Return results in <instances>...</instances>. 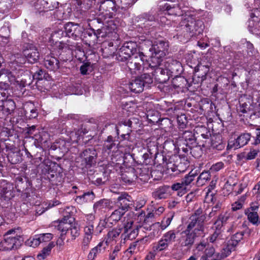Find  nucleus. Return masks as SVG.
Returning a JSON list of instances; mask_svg holds the SVG:
<instances>
[{
	"mask_svg": "<svg viewBox=\"0 0 260 260\" xmlns=\"http://www.w3.org/2000/svg\"><path fill=\"white\" fill-rule=\"evenodd\" d=\"M160 11L165 15L182 16L181 21L179 24L180 30L186 32L189 37L201 34L204 28L202 21L196 20L190 12L186 10H182L180 4L173 6L168 3L159 5Z\"/></svg>",
	"mask_w": 260,
	"mask_h": 260,
	"instance_id": "obj_1",
	"label": "nucleus"
},
{
	"mask_svg": "<svg viewBox=\"0 0 260 260\" xmlns=\"http://www.w3.org/2000/svg\"><path fill=\"white\" fill-rule=\"evenodd\" d=\"M136 44L134 42L125 43L120 49L124 53L131 56L127 62V67L132 74H136L142 69V65L145 66V61H147V57L143 52H137Z\"/></svg>",
	"mask_w": 260,
	"mask_h": 260,
	"instance_id": "obj_2",
	"label": "nucleus"
},
{
	"mask_svg": "<svg viewBox=\"0 0 260 260\" xmlns=\"http://www.w3.org/2000/svg\"><path fill=\"white\" fill-rule=\"evenodd\" d=\"M142 47H149V52L151 53V62L149 65L155 67L162 62V58L164 57L168 52L169 43L167 41L162 39H158L153 43L149 40H145L142 44Z\"/></svg>",
	"mask_w": 260,
	"mask_h": 260,
	"instance_id": "obj_3",
	"label": "nucleus"
},
{
	"mask_svg": "<svg viewBox=\"0 0 260 260\" xmlns=\"http://www.w3.org/2000/svg\"><path fill=\"white\" fill-rule=\"evenodd\" d=\"M73 207H67L63 209L65 212L63 214V218L55 222L57 225V229L61 233L70 236L72 240L75 239L80 234L79 228L77 223L73 222L74 218L70 215V213L73 210Z\"/></svg>",
	"mask_w": 260,
	"mask_h": 260,
	"instance_id": "obj_4",
	"label": "nucleus"
},
{
	"mask_svg": "<svg viewBox=\"0 0 260 260\" xmlns=\"http://www.w3.org/2000/svg\"><path fill=\"white\" fill-rule=\"evenodd\" d=\"M145 63L146 64L144 66L148 64L151 69L154 70L155 73L158 77L159 82L161 83L165 82L169 80L170 73H173L181 67L180 62L170 58L168 59L167 61H163V63L160 62L155 67L150 66L149 63H148L147 61H145ZM146 67H144V68Z\"/></svg>",
	"mask_w": 260,
	"mask_h": 260,
	"instance_id": "obj_5",
	"label": "nucleus"
},
{
	"mask_svg": "<svg viewBox=\"0 0 260 260\" xmlns=\"http://www.w3.org/2000/svg\"><path fill=\"white\" fill-rule=\"evenodd\" d=\"M116 0H106L101 3L99 8V19L103 23L108 22L109 19L112 17L113 13L117 9Z\"/></svg>",
	"mask_w": 260,
	"mask_h": 260,
	"instance_id": "obj_6",
	"label": "nucleus"
},
{
	"mask_svg": "<svg viewBox=\"0 0 260 260\" xmlns=\"http://www.w3.org/2000/svg\"><path fill=\"white\" fill-rule=\"evenodd\" d=\"M153 82L152 78L148 74H144L131 82L128 86L132 91L141 92L145 86H149Z\"/></svg>",
	"mask_w": 260,
	"mask_h": 260,
	"instance_id": "obj_7",
	"label": "nucleus"
},
{
	"mask_svg": "<svg viewBox=\"0 0 260 260\" xmlns=\"http://www.w3.org/2000/svg\"><path fill=\"white\" fill-rule=\"evenodd\" d=\"M202 211L201 209H198L190 217L191 221L188 225V230L193 229L194 232L197 231V234L203 233L204 225L203 222L205 216L201 215Z\"/></svg>",
	"mask_w": 260,
	"mask_h": 260,
	"instance_id": "obj_8",
	"label": "nucleus"
},
{
	"mask_svg": "<svg viewBox=\"0 0 260 260\" xmlns=\"http://www.w3.org/2000/svg\"><path fill=\"white\" fill-rule=\"evenodd\" d=\"M134 220L132 218L127 219L124 223V231L121 235V238L124 240L134 239L138 234V226L133 225Z\"/></svg>",
	"mask_w": 260,
	"mask_h": 260,
	"instance_id": "obj_9",
	"label": "nucleus"
},
{
	"mask_svg": "<svg viewBox=\"0 0 260 260\" xmlns=\"http://www.w3.org/2000/svg\"><path fill=\"white\" fill-rule=\"evenodd\" d=\"M83 30L82 26L78 24H74L72 22L68 23L64 26V31L66 35L69 37L73 38L76 40L81 37Z\"/></svg>",
	"mask_w": 260,
	"mask_h": 260,
	"instance_id": "obj_10",
	"label": "nucleus"
},
{
	"mask_svg": "<svg viewBox=\"0 0 260 260\" xmlns=\"http://www.w3.org/2000/svg\"><path fill=\"white\" fill-rule=\"evenodd\" d=\"M22 239L13 235L5 237L3 241L2 242V248L3 250H11L17 249L21 244Z\"/></svg>",
	"mask_w": 260,
	"mask_h": 260,
	"instance_id": "obj_11",
	"label": "nucleus"
},
{
	"mask_svg": "<svg viewBox=\"0 0 260 260\" xmlns=\"http://www.w3.org/2000/svg\"><path fill=\"white\" fill-rule=\"evenodd\" d=\"M58 6L56 0H38L35 5V9L39 12L53 10Z\"/></svg>",
	"mask_w": 260,
	"mask_h": 260,
	"instance_id": "obj_12",
	"label": "nucleus"
},
{
	"mask_svg": "<svg viewBox=\"0 0 260 260\" xmlns=\"http://www.w3.org/2000/svg\"><path fill=\"white\" fill-rule=\"evenodd\" d=\"M255 2V5H257L258 8H255L253 12L250 13L251 19L249 21L248 27L249 30L253 33L258 34V32L257 31L259 30L260 27V21L258 22V24H254V22H256L258 20V17L260 14V3L258 0H254Z\"/></svg>",
	"mask_w": 260,
	"mask_h": 260,
	"instance_id": "obj_13",
	"label": "nucleus"
},
{
	"mask_svg": "<svg viewBox=\"0 0 260 260\" xmlns=\"http://www.w3.org/2000/svg\"><path fill=\"white\" fill-rule=\"evenodd\" d=\"M197 231L194 232L193 229L189 231L187 227V229L182 233L181 245L188 247L191 246L194 242V238L203 234V233L198 234H197Z\"/></svg>",
	"mask_w": 260,
	"mask_h": 260,
	"instance_id": "obj_14",
	"label": "nucleus"
},
{
	"mask_svg": "<svg viewBox=\"0 0 260 260\" xmlns=\"http://www.w3.org/2000/svg\"><path fill=\"white\" fill-rule=\"evenodd\" d=\"M98 154L94 148L86 149L80 154L87 166L91 167L96 162Z\"/></svg>",
	"mask_w": 260,
	"mask_h": 260,
	"instance_id": "obj_15",
	"label": "nucleus"
},
{
	"mask_svg": "<svg viewBox=\"0 0 260 260\" xmlns=\"http://www.w3.org/2000/svg\"><path fill=\"white\" fill-rule=\"evenodd\" d=\"M173 215L168 214L161 221L155 222L151 225L153 230L156 231L157 234H159L160 232L165 230L171 223L173 218Z\"/></svg>",
	"mask_w": 260,
	"mask_h": 260,
	"instance_id": "obj_16",
	"label": "nucleus"
},
{
	"mask_svg": "<svg viewBox=\"0 0 260 260\" xmlns=\"http://www.w3.org/2000/svg\"><path fill=\"white\" fill-rule=\"evenodd\" d=\"M58 60L52 55H47L44 60V66L51 71L55 72L59 68Z\"/></svg>",
	"mask_w": 260,
	"mask_h": 260,
	"instance_id": "obj_17",
	"label": "nucleus"
},
{
	"mask_svg": "<svg viewBox=\"0 0 260 260\" xmlns=\"http://www.w3.org/2000/svg\"><path fill=\"white\" fill-rule=\"evenodd\" d=\"M132 201V198L130 196L126 193H122L118 197L116 204L119 209L123 210L125 212Z\"/></svg>",
	"mask_w": 260,
	"mask_h": 260,
	"instance_id": "obj_18",
	"label": "nucleus"
},
{
	"mask_svg": "<svg viewBox=\"0 0 260 260\" xmlns=\"http://www.w3.org/2000/svg\"><path fill=\"white\" fill-rule=\"evenodd\" d=\"M23 55L30 63H34L37 61L39 58L40 54L38 49L35 47H30L23 51Z\"/></svg>",
	"mask_w": 260,
	"mask_h": 260,
	"instance_id": "obj_19",
	"label": "nucleus"
},
{
	"mask_svg": "<svg viewBox=\"0 0 260 260\" xmlns=\"http://www.w3.org/2000/svg\"><path fill=\"white\" fill-rule=\"evenodd\" d=\"M112 202L107 199H102L96 202L93 205V210L95 213L97 212H105L107 209L112 208Z\"/></svg>",
	"mask_w": 260,
	"mask_h": 260,
	"instance_id": "obj_20",
	"label": "nucleus"
},
{
	"mask_svg": "<svg viewBox=\"0 0 260 260\" xmlns=\"http://www.w3.org/2000/svg\"><path fill=\"white\" fill-rule=\"evenodd\" d=\"M251 100L247 98L246 96L241 97L239 101V106L237 107V111L242 113H246L250 110Z\"/></svg>",
	"mask_w": 260,
	"mask_h": 260,
	"instance_id": "obj_21",
	"label": "nucleus"
},
{
	"mask_svg": "<svg viewBox=\"0 0 260 260\" xmlns=\"http://www.w3.org/2000/svg\"><path fill=\"white\" fill-rule=\"evenodd\" d=\"M122 228H117L108 232L105 243L107 244H114L119 238Z\"/></svg>",
	"mask_w": 260,
	"mask_h": 260,
	"instance_id": "obj_22",
	"label": "nucleus"
},
{
	"mask_svg": "<svg viewBox=\"0 0 260 260\" xmlns=\"http://www.w3.org/2000/svg\"><path fill=\"white\" fill-rule=\"evenodd\" d=\"M124 213L123 210L118 208L113 212L111 215L106 219V220L111 224L116 223L121 219Z\"/></svg>",
	"mask_w": 260,
	"mask_h": 260,
	"instance_id": "obj_23",
	"label": "nucleus"
},
{
	"mask_svg": "<svg viewBox=\"0 0 260 260\" xmlns=\"http://www.w3.org/2000/svg\"><path fill=\"white\" fill-rule=\"evenodd\" d=\"M107 244L104 241L101 242L99 244L90 251L88 255L89 259L92 260L94 259L96 255L104 251L106 248V245Z\"/></svg>",
	"mask_w": 260,
	"mask_h": 260,
	"instance_id": "obj_24",
	"label": "nucleus"
},
{
	"mask_svg": "<svg viewBox=\"0 0 260 260\" xmlns=\"http://www.w3.org/2000/svg\"><path fill=\"white\" fill-rule=\"evenodd\" d=\"M170 188L169 186H164L157 189L153 193V196L155 199H162L167 198L169 193L168 190Z\"/></svg>",
	"mask_w": 260,
	"mask_h": 260,
	"instance_id": "obj_25",
	"label": "nucleus"
},
{
	"mask_svg": "<svg viewBox=\"0 0 260 260\" xmlns=\"http://www.w3.org/2000/svg\"><path fill=\"white\" fill-rule=\"evenodd\" d=\"M55 246L54 242H50L48 245L44 247L37 255V257L39 260H44L47 256H48L51 252V249Z\"/></svg>",
	"mask_w": 260,
	"mask_h": 260,
	"instance_id": "obj_26",
	"label": "nucleus"
},
{
	"mask_svg": "<svg viewBox=\"0 0 260 260\" xmlns=\"http://www.w3.org/2000/svg\"><path fill=\"white\" fill-rule=\"evenodd\" d=\"M94 195L93 192H88L84 193L82 196L77 197L75 201L78 204H82L85 202L92 201Z\"/></svg>",
	"mask_w": 260,
	"mask_h": 260,
	"instance_id": "obj_27",
	"label": "nucleus"
},
{
	"mask_svg": "<svg viewBox=\"0 0 260 260\" xmlns=\"http://www.w3.org/2000/svg\"><path fill=\"white\" fill-rule=\"evenodd\" d=\"M171 188L173 191H177L178 196L180 197L184 194L187 191V190L181 181L173 184L171 186Z\"/></svg>",
	"mask_w": 260,
	"mask_h": 260,
	"instance_id": "obj_28",
	"label": "nucleus"
},
{
	"mask_svg": "<svg viewBox=\"0 0 260 260\" xmlns=\"http://www.w3.org/2000/svg\"><path fill=\"white\" fill-rule=\"evenodd\" d=\"M210 174L209 171L203 172L198 177L197 181V185L202 186L204 185L209 180Z\"/></svg>",
	"mask_w": 260,
	"mask_h": 260,
	"instance_id": "obj_29",
	"label": "nucleus"
},
{
	"mask_svg": "<svg viewBox=\"0 0 260 260\" xmlns=\"http://www.w3.org/2000/svg\"><path fill=\"white\" fill-rule=\"evenodd\" d=\"M169 245L164 239L161 238L156 244L154 245L153 250L156 252L165 251L168 249Z\"/></svg>",
	"mask_w": 260,
	"mask_h": 260,
	"instance_id": "obj_30",
	"label": "nucleus"
},
{
	"mask_svg": "<svg viewBox=\"0 0 260 260\" xmlns=\"http://www.w3.org/2000/svg\"><path fill=\"white\" fill-rule=\"evenodd\" d=\"M176 238V232L173 230L169 231L166 233L161 237L169 245L172 244L175 242Z\"/></svg>",
	"mask_w": 260,
	"mask_h": 260,
	"instance_id": "obj_31",
	"label": "nucleus"
},
{
	"mask_svg": "<svg viewBox=\"0 0 260 260\" xmlns=\"http://www.w3.org/2000/svg\"><path fill=\"white\" fill-rule=\"evenodd\" d=\"M1 197L5 200H9L14 197V193L11 189L10 185H7L6 187H4L1 192Z\"/></svg>",
	"mask_w": 260,
	"mask_h": 260,
	"instance_id": "obj_32",
	"label": "nucleus"
},
{
	"mask_svg": "<svg viewBox=\"0 0 260 260\" xmlns=\"http://www.w3.org/2000/svg\"><path fill=\"white\" fill-rule=\"evenodd\" d=\"M251 138V135L249 133H244L239 136L237 138V146H239V148L244 146L249 142Z\"/></svg>",
	"mask_w": 260,
	"mask_h": 260,
	"instance_id": "obj_33",
	"label": "nucleus"
},
{
	"mask_svg": "<svg viewBox=\"0 0 260 260\" xmlns=\"http://www.w3.org/2000/svg\"><path fill=\"white\" fill-rule=\"evenodd\" d=\"M3 106L4 110L10 114L14 110L15 104L11 99H8L3 102Z\"/></svg>",
	"mask_w": 260,
	"mask_h": 260,
	"instance_id": "obj_34",
	"label": "nucleus"
},
{
	"mask_svg": "<svg viewBox=\"0 0 260 260\" xmlns=\"http://www.w3.org/2000/svg\"><path fill=\"white\" fill-rule=\"evenodd\" d=\"M236 246L234 244H231L228 241L224 248L221 251V256L223 257H226L230 254L232 251L235 250Z\"/></svg>",
	"mask_w": 260,
	"mask_h": 260,
	"instance_id": "obj_35",
	"label": "nucleus"
},
{
	"mask_svg": "<svg viewBox=\"0 0 260 260\" xmlns=\"http://www.w3.org/2000/svg\"><path fill=\"white\" fill-rule=\"evenodd\" d=\"M95 220V216L93 214H88L85 215L84 221L86 225L84 228H89L92 227V230H94V222Z\"/></svg>",
	"mask_w": 260,
	"mask_h": 260,
	"instance_id": "obj_36",
	"label": "nucleus"
},
{
	"mask_svg": "<svg viewBox=\"0 0 260 260\" xmlns=\"http://www.w3.org/2000/svg\"><path fill=\"white\" fill-rule=\"evenodd\" d=\"M40 239L39 235H35L32 238H30L25 241V244L32 247H36L40 244Z\"/></svg>",
	"mask_w": 260,
	"mask_h": 260,
	"instance_id": "obj_37",
	"label": "nucleus"
},
{
	"mask_svg": "<svg viewBox=\"0 0 260 260\" xmlns=\"http://www.w3.org/2000/svg\"><path fill=\"white\" fill-rule=\"evenodd\" d=\"M137 0H116L118 8L125 9L134 4Z\"/></svg>",
	"mask_w": 260,
	"mask_h": 260,
	"instance_id": "obj_38",
	"label": "nucleus"
},
{
	"mask_svg": "<svg viewBox=\"0 0 260 260\" xmlns=\"http://www.w3.org/2000/svg\"><path fill=\"white\" fill-rule=\"evenodd\" d=\"M21 233V230L20 228H13L8 230L5 234V237L13 235L14 237H17L18 238L19 236V238L22 239Z\"/></svg>",
	"mask_w": 260,
	"mask_h": 260,
	"instance_id": "obj_39",
	"label": "nucleus"
},
{
	"mask_svg": "<svg viewBox=\"0 0 260 260\" xmlns=\"http://www.w3.org/2000/svg\"><path fill=\"white\" fill-rule=\"evenodd\" d=\"M243 232H237L234 235L231 239L228 241L231 244H234L235 246H236L238 242H240L243 238Z\"/></svg>",
	"mask_w": 260,
	"mask_h": 260,
	"instance_id": "obj_40",
	"label": "nucleus"
},
{
	"mask_svg": "<svg viewBox=\"0 0 260 260\" xmlns=\"http://www.w3.org/2000/svg\"><path fill=\"white\" fill-rule=\"evenodd\" d=\"M195 175L190 173L181 180V182L187 190V186L194 180Z\"/></svg>",
	"mask_w": 260,
	"mask_h": 260,
	"instance_id": "obj_41",
	"label": "nucleus"
},
{
	"mask_svg": "<svg viewBox=\"0 0 260 260\" xmlns=\"http://www.w3.org/2000/svg\"><path fill=\"white\" fill-rule=\"evenodd\" d=\"M259 152L258 147L251 148L249 152H248L246 156V158L248 160H251L255 158L258 153Z\"/></svg>",
	"mask_w": 260,
	"mask_h": 260,
	"instance_id": "obj_42",
	"label": "nucleus"
},
{
	"mask_svg": "<svg viewBox=\"0 0 260 260\" xmlns=\"http://www.w3.org/2000/svg\"><path fill=\"white\" fill-rule=\"evenodd\" d=\"M124 51H122L120 49L118 50L116 54V58L118 60L120 61H125L126 60H129L131 56L128 54H126V53H124Z\"/></svg>",
	"mask_w": 260,
	"mask_h": 260,
	"instance_id": "obj_43",
	"label": "nucleus"
},
{
	"mask_svg": "<svg viewBox=\"0 0 260 260\" xmlns=\"http://www.w3.org/2000/svg\"><path fill=\"white\" fill-rule=\"evenodd\" d=\"M215 252V249L212 246L207 245L206 248L204 251L205 256H202L201 259L202 260H207V257L212 256Z\"/></svg>",
	"mask_w": 260,
	"mask_h": 260,
	"instance_id": "obj_44",
	"label": "nucleus"
},
{
	"mask_svg": "<svg viewBox=\"0 0 260 260\" xmlns=\"http://www.w3.org/2000/svg\"><path fill=\"white\" fill-rule=\"evenodd\" d=\"M54 49H58L59 50H69L70 49V45L68 44L64 43L62 41L57 42L56 41L54 44Z\"/></svg>",
	"mask_w": 260,
	"mask_h": 260,
	"instance_id": "obj_45",
	"label": "nucleus"
},
{
	"mask_svg": "<svg viewBox=\"0 0 260 260\" xmlns=\"http://www.w3.org/2000/svg\"><path fill=\"white\" fill-rule=\"evenodd\" d=\"M258 215L256 212H251L248 214V219L253 224H257L259 222L258 221Z\"/></svg>",
	"mask_w": 260,
	"mask_h": 260,
	"instance_id": "obj_46",
	"label": "nucleus"
},
{
	"mask_svg": "<svg viewBox=\"0 0 260 260\" xmlns=\"http://www.w3.org/2000/svg\"><path fill=\"white\" fill-rule=\"evenodd\" d=\"M132 171L133 172L132 173H128L127 174H123L122 175L121 178L125 182L128 183H132L134 181V179L135 178V176L134 174V169H132Z\"/></svg>",
	"mask_w": 260,
	"mask_h": 260,
	"instance_id": "obj_47",
	"label": "nucleus"
},
{
	"mask_svg": "<svg viewBox=\"0 0 260 260\" xmlns=\"http://www.w3.org/2000/svg\"><path fill=\"white\" fill-rule=\"evenodd\" d=\"M40 243L47 242L50 241L53 238V236L50 233H46L39 235Z\"/></svg>",
	"mask_w": 260,
	"mask_h": 260,
	"instance_id": "obj_48",
	"label": "nucleus"
},
{
	"mask_svg": "<svg viewBox=\"0 0 260 260\" xmlns=\"http://www.w3.org/2000/svg\"><path fill=\"white\" fill-rule=\"evenodd\" d=\"M167 169L168 173H170V172H174L175 175L179 174L181 172L175 165L171 162L167 164Z\"/></svg>",
	"mask_w": 260,
	"mask_h": 260,
	"instance_id": "obj_49",
	"label": "nucleus"
},
{
	"mask_svg": "<svg viewBox=\"0 0 260 260\" xmlns=\"http://www.w3.org/2000/svg\"><path fill=\"white\" fill-rule=\"evenodd\" d=\"M245 198L244 197H242L240 200L235 202L232 204V210L233 211H236L242 208L243 203L244 202Z\"/></svg>",
	"mask_w": 260,
	"mask_h": 260,
	"instance_id": "obj_50",
	"label": "nucleus"
},
{
	"mask_svg": "<svg viewBox=\"0 0 260 260\" xmlns=\"http://www.w3.org/2000/svg\"><path fill=\"white\" fill-rule=\"evenodd\" d=\"M92 227L90 226L89 228H84V238L88 240L89 241H91L92 238V235L93 234L94 230H92Z\"/></svg>",
	"mask_w": 260,
	"mask_h": 260,
	"instance_id": "obj_51",
	"label": "nucleus"
},
{
	"mask_svg": "<svg viewBox=\"0 0 260 260\" xmlns=\"http://www.w3.org/2000/svg\"><path fill=\"white\" fill-rule=\"evenodd\" d=\"M224 167V164L221 162H218L215 164H213L210 168V171L211 172H218L222 169Z\"/></svg>",
	"mask_w": 260,
	"mask_h": 260,
	"instance_id": "obj_52",
	"label": "nucleus"
},
{
	"mask_svg": "<svg viewBox=\"0 0 260 260\" xmlns=\"http://www.w3.org/2000/svg\"><path fill=\"white\" fill-rule=\"evenodd\" d=\"M246 47L249 56L254 55L256 53L257 51L254 49L253 44L250 42H246Z\"/></svg>",
	"mask_w": 260,
	"mask_h": 260,
	"instance_id": "obj_53",
	"label": "nucleus"
},
{
	"mask_svg": "<svg viewBox=\"0 0 260 260\" xmlns=\"http://www.w3.org/2000/svg\"><path fill=\"white\" fill-rule=\"evenodd\" d=\"M154 214L152 212H149L146 215L144 213H141L138 215V219L140 220L144 218V223H146L149 221L150 218H152Z\"/></svg>",
	"mask_w": 260,
	"mask_h": 260,
	"instance_id": "obj_54",
	"label": "nucleus"
},
{
	"mask_svg": "<svg viewBox=\"0 0 260 260\" xmlns=\"http://www.w3.org/2000/svg\"><path fill=\"white\" fill-rule=\"evenodd\" d=\"M237 139H231L229 140V142H228V146H227V148L228 149H238L239 148V146H237L238 145V144H237Z\"/></svg>",
	"mask_w": 260,
	"mask_h": 260,
	"instance_id": "obj_55",
	"label": "nucleus"
},
{
	"mask_svg": "<svg viewBox=\"0 0 260 260\" xmlns=\"http://www.w3.org/2000/svg\"><path fill=\"white\" fill-rule=\"evenodd\" d=\"M108 222L106 220H100L99 225L97 226V227L95 229V232L97 233L98 234H100L104 228L105 227L106 224Z\"/></svg>",
	"mask_w": 260,
	"mask_h": 260,
	"instance_id": "obj_56",
	"label": "nucleus"
},
{
	"mask_svg": "<svg viewBox=\"0 0 260 260\" xmlns=\"http://www.w3.org/2000/svg\"><path fill=\"white\" fill-rule=\"evenodd\" d=\"M106 27L107 26L105 25V26H104L102 29H98L97 30V33H95V34L96 36L99 35V36H97L98 38L100 37H104L108 35V34L110 32V31H107Z\"/></svg>",
	"mask_w": 260,
	"mask_h": 260,
	"instance_id": "obj_57",
	"label": "nucleus"
},
{
	"mask_svg": "<svg viewBox=\"0 0 260 260\" xmlns=\"http://www.w3.org/2000/svg\"><path fill=\"white\" fill-rule=\"evenodd\" d=\"M230 218V213L225 212L221 214L218 217V219L221 221L223 224L225 223Z\"/></svg>",
	"mask_w": 260,
	"mask_h": 260,
	"instance_id": "obj_58",
	"label": "nucleus"
},
{
	"mask_svg": "<svg viewBox=\"0 0 260 260\" xmlns=\"http://www.w3.org/2000/svg\"><path fill=\"white\" fill-rule=\"evenodd\" d=\"M223 226V223L221 222L219 219H217V220L214 222V226L213 229L215 230V231H219V233H221L222 231V228Z\"/></svg>",
	"mask_w": 260,
	"mask_h": 260,
	"instance_id": "obj_59",
	"label": "nucleus"
},
{
	"mask_svg": "<svg viewBox=\"0 0 260 260\" xmlns=\"http://www.w3.org/2000/svg\"><path fill=\"white\" fill-rule=\"evenodd\" d=\"M200 70L203 71L204 73L202 74L199 75V76H200V77L201 78V80L203 81L206 79V75L207 73H208L209 69V68L207 66H201L200 67Z\"/></svg>",
	"mask_w": 260,
	"mask_h": 260,
	"instance_id": "obj_60",
	"label": "nucleus"
},
{
	"mask_svg": "<svg viewBox=\"0 0 260 260\" xmlns=\"http://www.w3.org/2000/svg\"><path fill=\"white\" fill-rule=\"evenodd\" d=\"M89 69V64L88 63H86L81 66L80 70L82 75H86L87 74Z\"/></svg>",
	"mask_w": 260,
	"mask_h": 260,
	"instance_id": "obj_61",
	"label": "nucleus"
},
{
	"mask_svg": "<svg viewBox=\"0 0 260 260\" xmlns=\"http://www.w3.org/2000/svg\"><path fill=\"white\" fill-rule=\"evenodd\" d=\"M138 245V242H134L132 244H131L129 247V248L127 249L128 252H129L131 253H133L136 252V248Z\"/></svg>",
	"mask_w": 260,
	"mask_h": 260,
	"instance_id": "obj_62",
	"label": "nucleus"
},
{
	"mask_svg": "<svg viewBox=\"0 0 260 260\" xmlns=\"http://www.w3.org/2000/svg\"><path fill=\"white\" fill-rule=\"evenodd\" d=\"M219 235L220 233H219V231H215L214 233L208 238L209 241L211 243L214 242Z\"/></svg>",
	"mask_w": 260,
	"mask_h": 260,
	"instance_id": "obj_63",
	"label": "nucleus"
},
{
	"mask_svg": "<svg viewBox=\"0 0 260 260\" xmlns=\"http://www.w3.org/2000/svg\"><path fill=\"white\" fill-rule=\"evenodd\" d=\"M254 142L252 143V144L257 145L260 144V133H258L256 131V136L253 137Z\"/></svg>",
	"mask_w": 260,
	"mask_h": 260,
	"instance_id": "obj_64",
	"label": "nucleus"
}]
</instances>
